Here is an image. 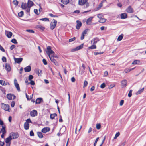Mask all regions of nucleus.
<instances>
[{"mask_svg": "<svg viewBox=\"0 0 146 146\" xmlns=\"http://www.w3.org/2000/svg\"><path fill=\"white\" fill-rule=\"evenodd\" d=\"M35 72L36 74H38L39 76H40V74H42V70L38 69L36 70Z\"/></svg>", "mask_w": 146, "mask_h": 146, "instance_id": "nucleus-27", "label": "nucleus"}, {"mask_svg": "<svg viewBox=\"0 0 146 146\" xmlns=\"http://www.w3.org/2000/svg\"><path fill=\"white\" fill-rule=\"evenodd\" d=\"M29 127V123L27 122H25L24 124V127L25 129L28 130Z\"/></svg>", "mask_w": 146, "mask_h": 146, "instance_id": "nucleus-24", "label": "nucleus"}, {"mask_svg": "<svg viewBox=\"0 0 146 146\" xmlns=\"http://www.w3.org/2000/svg\"><path fill=\"white\" fill-rule=\"evenodd\" d=\"M1 108L3 110L9 111L10 110L9 106L5 104H1Z\"/></svg>", "mask_w": 146, "mask_h": 146, "instance_id": "nucleus-3", "label": "nucleus"}, {"mask_svg": "<svg viewBox=\"0 0 146 146\" xmlns=\"http://www.w3.org/2000/svg\"><path fill=\"white\" fill-rule=\"evenodd\" d=\"M104 53L103 52H95L94 53V54L95 55H97L98 54H103Z\"/></svg>", "mask_w": 146, "mask_h": 146, "instance_id": "nucleus-50", "label": "nucleus"}, {"mask_svg": "<svg viewBox=\"0 0 146 146\" xmlns=\"http://www.w3.org/2000/svg\"><path fill=\"white\" fill-rule=\"evenodd\" d=\"M21 7L23 9L26 10V12L27 14L29 15H30V11L27 12V11L28 6L26 3H22L21 5Z\"/></svg>", "mask_w": 146, "mask_h": 146, "instance_id": "nucleus-6", "label": "nucleus"}, {"mask_svg": "<svg viewBox=\"0 0 146 146\" xmlns=\"http://www.w3.org/2000/svg\"><path fill=\"white\" fill-rule=\"evenodd\" d=\"M7 98L9 100H11L12 99V95L11 94H8L7 95Z\"/></svg>", "mask_w": 146, "mask_h": 146, "instance_id": "nucleus-39", "label": "nucleus"}, {"mask_svg": "<svg viewBox=\"0 0 146 146\" xmlns=\"http://www.w3.org/2000/svg\"><path fill=\"white\" fill-rule=\"evenodd\" d=\"M5 128V126H2V129H1V133L2 132V134L1 135V137L2 138H3L4 137V134L6 133Z\"/></svg>", "mask_w": 146, "mask_h": 146, "instance_id": "nucleus-8", "label": "nucleus"}, {"mask_svg": "<svg viewBox=\"0 0 146 146\" xmlns=\"http://www.w3.org/2000/svg\"><path fill=\"white\" fill-rule=\"evenodd\" d=\"M15 47L16 46L15 45H13L11 46L10 49L11 50H12L13 49L15 48Z\"/></svg>", "mask_w": 146, "mask_h": 146, "instance_id": "nucleus-60", "label": "nucleus"}, {"mask_svg": "<svg viewBox=\"0 0 146 146\" xmlns=\"http://www.w3.org/2000/svg\"><path fill=\"white\" fill-rule=\"evenodd\" d=\"M30 136H33L34 135V133L32 130H31L30 132Z\"/></svg>", "mask_w": 146, "mask_h": 146, "instance_id": "nucleus-62", "label": "nucleus"}, {"mask_svg": "<svg viewBox=\"0 0 146 146\" xmlns=\"http://www.w3.org/2000/svg\"><path fill=\"white\" fill-rule=\"evenodd\" d=\"M46 49V53L49 57H50V54L54 53V52L52 50L51 46H48Z\"/></svg>", "mask_w": 146, "mask_h": 146, "instance_id": "nucleus-4", "label": "nucleus"}, {"mask_svg": "<svg viewBox=\"0 0 146 146\" xmlns=\"http://www.w3.org/2000/svg\"><path fill=\"white\" fill-rule=\"evenodd\" d=\"M103 3V1H102L101 3L98 5V7L97 8V10H99L103 6L102 3Z\"/></svg>", "mask_w": 146, "mask_h": 146, "instance_id": "nucleus-43", "label": "nucleus"}, {"mask_svg": "<svg viewBox=\"0 0 146 146\" xmlns=\"http://www.w3.org/2000/svg\"><path fill=\"white\" fill-rule=\"evenodd\" d=\"M37 135L38 137L40 138H43V136L42 133L40 132H37Z\"/></svg>", "mask_w": 146, "mask_h": 146, "instance_id": "nucleus-31", "label": "nucleus"}, {"mask_svg": "<svg viewBox=\"0 0 146 146\" xmlns=\"http://www.w3.org/2000/svg\"><path fill=\"white\" fill-rule=\"evenodd\" d=\"M5 68L7 70L8 72L10 71L11 70V68L9 64L6 63L5 64Z\"/></svg>", "mask_w": 146, "mask_h": 146, "instance_id": "nucleus-22", "label": "nucleus"}, {"mask_svg": "<svg viewBox=\"0 0 146 146\" xmlns=\"http://www.w3.org/2000/svg\"><path fill=\"white\" fill-rule=\"evenodd\" d=\"M120 133L119 132H118L115 135V137H114V139H116L117 137L119 136L120 135Z\"/></svg>", "mask_w": 146, "mask_h": 146, "instance_id": "nucleus-45", "label": "nucleus"}, {"mask_svg": "<svg viewBox=\"0 0 146 146\" xmlns=\"http://www.w3.org/2000/svg\"><path fill=\"white\" fill-rule=\"evenodd\" d=\"M76 39V38L75 37H74L72 38L69 39V42H71L75 40Z\"/></svg>", "mask_w": 146, "mask_h": 146, "instance_id": "nucleus-52", "label": "nucleus"}, {"mask_svg": "<svg viewBox=\"0 0 146 146\" xmlns=\"http://www.w3.org/2000/svg\"><path fill=\"white\" fill-rule=\"evenodd\" d=\"M63 120L62 119V116L60 115L59 116V122H63Z\"/></svg>", "mask_w": 146, "mask_h": 146, "instance_id": "nucleus-54", "label": "nucleus"}, {"mask_svg": "<svg viewBox=\"0 0 146 146\" xmlns=\"http://www.w3.org/2000/svg\"><path fill=\"white\" fill-rule=\"evenodd\" d=\"M77 25L76 27V29L78 30L79 29L80 27L82 26V23L79 20H77L76 21Z\"/></svg>", "mask_w": 146, "mask_h": 146, "instance_id": "nucleus-13", "label": "nucleus"}, {"mask_svg": "<svg viewBox=\"0 0 146 146\" xmlns=\"http://www.w3.org/2000/svg\"><path fill=\"white\" fill-rule=\"evenodd\" d=\"M106 86V85L104 83H103L102 84L101 86H100V87L101 88H104Z\"/></svg>", "mask_w": 146, "mask_h": 146, "instance_id": "nucleus-53", "label": "nucleus"}, {"mask_svg": "<svg viewBox=\"0 0 146 146\" xmlns=\"http://www.w3.org/2000/svg\"><path fill=\"white\" fill-rule=\"evenodd\" d=\"M43 63L45 65H46L47 64V62L46 59H43L42 60Z\"/></svg>", "mask_w": 146, "mask_h": 146, "instance_id": "nucleus-57", "label": "nucleus"}, {"mask_svg": "<svg viewBox=\"0 0 146 146\" xmlns=\"http://www.w3.org/2000/svg\"><path fill=\"white\" fill-rule=\"evenodd\" d=\"M50 130V128L49 127H45L43 128L41 130L42 132L46 133L47 132H48Z\"/></svg>", "mask_w": 146, "mask_h": 146, "instance_id": "nucleus-14", "label": "nucleus"}, {"mask_svg": "<svg viewBox=\"0 0 146 146\" xmlns=\"http://www.w3.org/2000/svg\"><path fill=\"white\" fill-rule=\"evenodd\" d=\"M131 71V70L129 68H127L125 69L124 71L126 73H128Z\"/></svg>", "mask_w": 146, "mask_h": 146, "instance_id": "nucleus-49", "label": "nucleus"}, {"mask_svg": "<svg viewBox=\"0 0 146 146\" xmlns=\"http://www.w3.org/2000/svg\"><path fill=\"white\" fill-rule=\"evenodd\" d=\"M101 127V124L100 123L97 124L96 125V129H100Z\"/></svg>", "mask_w": 146, "mask_h": 146, "instance_id": "nucleus-41", "label": "nucleus"}, {"mask_svg": "<svg viewBox=\"0 0 146 146\" xmlns=\"http://www.w3.org/2000/svg\"><path fill=\"white\" fill-rule=\"evenodd\" d=\"M34 12L37 15H39L40 14L39 13H38V9H34Z\"/></svg>", "mask_w": 146, "mask_h": 146, "instance_id": "nucleus-56", "label": "nucleus"}, {"mask_svg": "<svg viewBox=\"0 0 146 146\" xmlns=\"http://www.w3.org/2000/svg\"><path fill=\"white\" fill-rule=\"evenodd\" d=\"M127 13H131L134 12V10L131 6H129L126 9Z\"/></svg>", "mask_w": 146, "mask_h": 146, "instance_id": "nucleus-11", "label": "nucleus"}, {"mask_svg": "<svg viewBox=\"0 0 146 146\" xmlns=\"http://www.w3.org/2000/svg\"><path fill=\"white\" fill-rule=\"evenodd\" d=\"M88 84V82L86 81H84V83L83 87L84 88Z\"/></svg>", "mask_w": 146, "mask_h": 146, "instance_id": "nucleus-55", "label": "nucleus"}, {"mask_svg": "<svg viewBox=\"0 0 146 146\" xmlns=\"http://www.w3.org/2000/svg\"><path fill=\"white\" fill-rule=\"evenodd\" d=\"M37 28L42 31H43L45 29L44 27L41 25H38L37 26Z\"/></svg>", "mask_w": 146, "mask_h": 146, "instance_id": "nucleus-40", "label": "nucleus"}, {"mask_svg": "<svg viewBox=\"0 0 146 146\" xmlns=\"http://www.w3.org/2000/svg\"><path fill=\"white\" fill-rule=\"evenodd\" d=\"M24 15V13L23 11H21L18 13V15L20 17H22Z\"/></svg>", "mask_w": 146, "mask_h": 146, "instance_id": "nucleus-37", "label": "nucleus"}, {"mask_svg": "<svg viewBox=\"0 0 146 146\" xmlns=\"http://www.w3.org/2000/svg\"><path fill=\"white\" fill-rule=\"evenodd\" d=\"M144 89V88H142L141 89L139 90L137 92L136 94L137 95H138L139 94H140L142 92H143V91Z\"/></svg>", "mask_w": 146, "mask_h": 146, "instance_id": "nucleus-35", "label": "nucleus"}, {"mask_svg": "<svg viewBox=\"0 0 146 146\" xmlns=\"http://www.w3.org/2000/svg\"><path fill=\"white\" fill-rule=\"evenodd\" d=\"M26 121V122H27L28 123H32L31 121V120L30 118L28 119Z\"/></svg>", "mask_w": 146, "mask_h": 146, "instance_id": "nucleus-64", "label": "nucleus"}, {"mask_svg": "<svg viewBox=\"0 0 146 146\" xmlns=\"http://www.w3.org/2000/svg\"><path fill=\"white\" fill-rule=\"evenodd\" d=\"M83 45L82 44V45L79 46L77 47L76 48V49H74V50H72V51H75L76 50H79L80 49H81L82 48H83Z\"/></svg>", "mask_w": 146, "mask_h": 146, "instance_id": "nucleus-36", "label": "nucleus"}, {"mask_svg": "<svg viewBox=\"0 0 146 146\" xmlns=\"http://www.w3.org/2000/svg\"><path fill=\"white\" fill-rule=\"evenodd\" d=\"M57 116V114L56 113L51 114L50 115V117L52 119H53L54 117Z\"/></svg>", "mask_w": 146, "mask_h": 146, "instance_id": "nucleus-28", "label": "nucleus"}, {"mask_svg": "<svg viewBox=\"0 0 146 146\" xmlns=\"http://www.w3.org/2000/svg\"><path fill=\"white\" fill-rule=\"evenodd\" d=\"M42 100V98H38L36 100L35 103L36 104H39L41 102Z\"/></svg>", "mask_w": 146, "mask_h": 146, "instance_id": "nucleus-26", "label": "nucleus"}, {"mask_svg": "<svg viewBox=\"0 0 146 146\" xmlns=\"http://www.w3.org/2000/svg\"><path fill=\"white\" fill-rule=\"evenodd\" d=\"M69 2V0H61V2L64 5H67Z\"/></svg>", "mask_w": 146, "mask_h": 146, "instance_id": "nucleus-29", "label": "nucleus"}, {"mask_svg": "<svg viewBox=\"0 0 146 146\" xmlns=\"http://www.w3.org/2000/svg\"><path fill=\"white\" fill-rule=\"evenodd\" d=\"M13 4L15 6H17L18 4V1L17 0H14L13 1Z\"/></svg>", "mask_w": 146, "mask_h": 146, "instance_id": "nucleus-42", "label": "nucleus"}, {"mask_svg": "<svg viewBox=\"0 0 146 146\" xmlns=\"http://www.w3.org/2000/svg\"><path fill=\"white\" fill-rule=\"evenodd\" d=\"M82 67L83 68L82 69V70L80 71V72H81V74H82L84 72L85 68V67L83 64H82Z\"/></svg>", "mask_w": 146, "mask_h": 146, "instance_id": "nucleus-30", "label": "nucleus"}, {"mask_svg": "<svg viewBox=\"0 0 146 146\" xmlns=\"http://www.w3.org/2000/svg\"><path fill=\"white\" fill-rule=\"evenodd\" d=\"M57 23V21L55 19H53L50 24V28L51 29L53 30L56 26Z\"/></svg>", "mask_w": 146, "mask_h": 146, "instance_id": "nucleus-1", "label": "nucleus"}, {"mask_svg": "<svg viewBox=\"0 0 146 146\" xmlns=\"http://www.w3.org/2000/svg\"><path fill=\"white\" fill-rule=\"evenodd\" d=\"M30 81V82L29 83H28V84H30L31 85H35V83L34 81L32 80Z\"/></svg>", "mask_w": 146, "mask_h": 146, "instance_id": "nucleus-51", "label": "nucleus"}, {"mask_svg": "<svg viewBox=\"0 0 146 146\" xmlns=\"http://www.w3.org/2000/svg\"><path fill=\"white\" fill-rule=\"evenodd\" d=\"M96 48V46L95 44H93L90 46H89L88 47L89 49H94Z\"/></svg>", "mask_w": 146, "mask_h": 146, "instance_id": "nucleus-34", "label": "nucleus"}, {"mask_svg": "<svg viewBox=\"0 0 146 146\" xmlns=\"http://www.w3.org/2000/svg\"><path fill=\"white\" fill-rule=\"evenodd\" d=\"M12 35V33L11 32L7 31V36L9 38H10Z\"/></svg>", "mask_w": 146, "mask_h": 146, "instance_id": "nucleus-33", "label": "nucleus"}, {"mask_svg": "<svg viewBox=\"0 0 146 146\" xmlns=\"http://www.w3.org/2000/svg\"><path fill=\"white\" fill-rule=\"evenodd\" d=\"M40 20H42L45 21H49V19L47 18H42L40 19Z\"/></svg>", "mask_w": 146, "mask_h": 146, "instance_id": "nucleus-44", "label": "nucleus"}, {"mask_svg": "<svg viewBox=\"0 0 146 146\" xmlns=\"http://www.w3.org/2000/svg\"><path fill=\"white\" fill-rule=\"evenodd\" d=\"M14 59L15 62L17 63H20L23 60V58H15Z\"/></svg>", "mask_w": 146, "mask_h": 146, "instance_id": "nucleus-18", "label": "nucleus"}, {"mask_svg": "<svg viewBox=\"0 0 146 146\" xmlns=\"http://www.w3.org/2000/svg\"><path fill=\"white\" fill-rule=\"evenodd\" d=\"M30 116L32 117H34L37 116L38 113L37 111L33 110L30 112Z\"/></svg>", "mask_w": 146, "mask_h": 146, "instance_id": "nucleus-9", "label": "nucleus"}, {"mask_svg": "<svg viewBox=\"0 0 146 146\" xmlns=\"http://www.w3.org/2000/svg\"><path fill=\"white\" fill-rule=\"evenodd\" d=\"M142 62L139 60H135L132 63V64H141Z\"/></svg>", "mask_w": 146, "mask_h": 146, "instance_id": "nucleus-17", "label": "nucleus"}, {"mask_svg": "<svg viewBox=\"0 0 146 146\" xmlns=\"http://www.w3.org/2000/svg\"><path fill=\"white\" fill-rule=\"evenodd\" d=\"M106 20V19L104 17H102L98 21V22L101 23H105Z\"/></svg>", "mask_w": 146, "mask_h": 146, "instance_id": "nucleus-25", "label": "nucleus"}, {"mask_svg": "<svg viewBox=\"0 0 146 146\" xmlns=\"http://www.w3.org/2000/svg\"><path fill=\"white\" fill-rule=\"evenodd\" d=\"M25 71L26 72H29L31 70V67L30 66H28L24 68Z\"/></svg>", "mask_w": 146, "mask_h": 146, "instance_id": "nucleus-20", "label": "nucleus"}, {"mask_svg": "<svg viewBox=\"0 0 146 146\" xmlns=\"http://www.w3.org/2000/svg\"><path fill=\"white\" fill-rule=\"evenodd\" d=\"M123 34H122L119 36L117 39V40L118 41H121L123 38Z\"/></svg>", "mask_w": 146, "mask_h": 146, "instance_id": "nucleus-32", "label": "nucleus"}, {"mask_svg": "<svg viewBox=\"0 0 146 146\" xmlns=\"http://www.w3.org/2000/svg\"><path fill=\"white\" fill-rule=\"evenodd\" d=\"M11 42L14 44H17V40L15 39V38L12 39L11 40Z\"/></svg>", "mask_w": 146, "mask_h": 146, "instance_id": "nucleus-46", "label": "nucleus"}, {"mask_svg": "<svg viewBox=\"0 0 146 146\" xmlns=\"http://www.w3.org/2000/svg\"><path fill=\"white\" fill-rule=\"evenodd\" d=\"M98 139H99V137H97L96 138V139L94 143V146H96V145L97 142V141H98Z\"/></svg>", "mask_w": 146, "mask_h": 146, "instance_id": "nucleus-58", "label": "nucleus"}, {"mask_svg": "<svg viewBox=\"0 0 146 146\" xmlns=\"http://www.w3.org/2000/svg\"><path fill=\"white\" fill-rule=\"evenodd\" d=\"M99 39L97 37H96L93 38V39L91 41V42H92L93 41V44H96L98 41H99Z\"/></svg>", "mask_w": 146, "mask_h": 146, "instance_id": "nucleus-19", "label": "nucleus"}, {"mask_svg": "<svg viewBox=\"0 0 146 146\" xmlns=\"http://www.w3.org/2000/svg\"><path fill=\"white\" fill-rule=\"evenodd\" d=\"M93 19V17H91L89 18L86 21V23L87 25H90Z\"/></svg>", "mask_w": 146, "mask_h": 146, "instance_id": "nucleus-21", "label": "nucleus"}, {"mask_svg": "<svg viewBox=\"0 0 146 146\" xmlns=\"http://www.w3.org/2000/svg\"><path fill=\"white\" fill-rule=\"evenodd\" d=\"M124 102V101L123 100H121L120 102L119 105L120 106H121L123 105V104Z\"/></svg>", "mask_w": 146, "mask_h": 146, "instance_id": "nucleus-63", "label": "nucleus"}, {"mask_svg": "<svg viewBox=\"0 0 146 146\" xmlns=\"http://www.w3.org/2000/svg\"><path fill=\"white\" fill-rule=\"evenodd\" d=\"M121 83L122 88L125 87L127 85V81L126 79L122 80Z\"/></svg>", "mask_w": 146, "mask_h": 146, "instance_id": "nucleus-12", "label": "nucleus"}, {"mask_svg": "<svg viewBox=\"0 0 146 146\" xmlns=\"http://www.w3.org/2000/svg\"><path fill=\"white\" fill-rule=\"evenodd\" d=\"M88 30V29H86L84 30L82 32L80 37V39L81 40H82L84 39L85 35L87 34Z\"/></svg>", "mask_w": 146, "mask_h": 146, "instance_id": "nucleus-10", "label": "nucleus"}, {"mask_svg": "<svg viewBox=\"0 0 146 146\" xmlns=\"http://www.w3.org/2000/svg\"><path fill=\"white\" fill-rule=\"evenodd\" d=\"M132 90H130L129 93L128 94V96L129 97H131L132 96Z\"/></svg>", "mask_w": 146, "mask_h": 146, "instance_id": "nucleus-48", "label": "nucleus"}, {"mask_svg": "<svg viewBox=\"0 0 146 146\" xmlns=\"http://www.w3.org/2000/svg\"><path fill=\"white\" fill-rule=\"evenodd\" d=\"M2 60L3 62H7L6 58L5 57H3L2 58Z\"/></svg>", "mask_w": 146, "mask_h": 146, "instance_id": "nucleus-59", "label": "nucleus"}, {"mask_svg": "<svg viewBox=\"0 0 146 146\" xmlns=\"http://www.w3.org/2000/svg\"><path fill=\"white\" fill-rule=\"evenodd\" d=\"M33 78V76L32 75H30L29 76V80H31Z\"/></svg>", "mask_w": 146, "mask_h": 146, "instance_id": "nucleus-61", "label": "nucleus"}, {"mask_svg": "<svg viewBox=\"0 0 146 146\" xmlns=\"http://www.w3.org/2000/svg\"><path fill=\"white\" fill-rule=\"evenodd\" d=\"M97 17L100 19L103 17V15L101 13L97 15Z\"/></svg>", "mask_w": 146, "mask_h": 146, "instance_id": "nucleus-47", "label": "nucleus"}, {"mask_svg": "<svg viewBox=\"0 0 146 146\" xmlns=\"http://www.w3.org/2000/svg\"><path fill=\"white\" fill-rule=\"evenodd\" d=\"M11 136H9L8 137L6 138L5 139V143H6V146H10L11 144V141L12 139Z\"/></svg>", "mask_w": 146, "mask_h": 146, "instance_id": "nucleus-7", "label": "nucleus"}, {"mask_svg": "<svg viewBox=\"0 0 146 146\" xmlns=\"http://www.w3.org/2000/svg\"><path fill=\"white\" fill-rule=\"evenodd\" d=\"M87 0H79L78 4L80 5H83L87 2Z\"/></svg>", "mask_w": 146, "mask_h": 146, "instance_id": "nucleus-16", "label": "nucleus"}, {"mask_svg": "<svg viewBox=\"0 0 146 146\" xmlns=\"http://www.w3.org/2000/svg\"><path fill=\"white\" fill-rule=\"evenodd\" d=\"M11 135L13 139L17 138L19 136L18 133H12Z\"/></svg>", "mask_w": 146, "mask_h": 146, "instance_id": "nucleus-15", "label": "nucleus"}, {"mask_svg": "<svg viewBox=\"0 0 146 146\" xmlns=\"http://www.w3.org/2000/svg\"><path fill=\"white\" fill-rule=\"evenodd\" d=\"M34 5V3L32 1L30 0H28L27 3V5L28 6V8L27 9V12L30 11V8L31 7L33 6Z\"/></svg>", "mask_w": 146, "mask_h": 146, "instance_id": "nucleus-5", "label": "nucleus"}, {"mask_svg": "<svg viewBox=\"0 0 146 146\" xmlns=\"http://www.w3.org/2000/svg\"><path fill=\"white\" fill-rule=\"evenodd\" d=\"M121 17L122 19H125L127 18V15L126 13H124L121 14Z\"/></svg>", "mask_w": 146, "mask_h": 146, "instance_id": "nucleus-23", "label": "nucleus"}, {"mask_svg": "<svg viewBox=\"0 0 146 146\" xmlns=\"http://www.w3.org/2000/svg\"><path fill=\"white\" fill-rule=\"evenodd\" d=\"M49 58H50L51 61L55 65H56V66H59L58 63L56 61V60L54 58H58V57L57 56H54V55H53L52 56L50 57Z\"/></svg>", "mask_w": 146, "mask_h": 146, "instance_id": "nucleus-2", "label": "nucleus"}, {"mask_svg": "<svg viewBox=\"0 0 146 146\" xmlns=\"http://www.w3.org/2000/svg\"><path fill=\"white\" fill-rule=\"evenodd\" d=\"M15 86L16 87L17 90L19 92L20 91V88L19 85L18 84H15Z\"/></svg>", "mask_w": 146, "mask_h": 146, "instance_id": "nucleus-38", "label": "nucleus"}]
</instances>
